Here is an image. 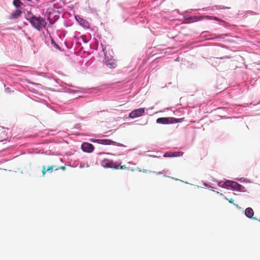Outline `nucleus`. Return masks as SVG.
<instances>
[{
	"mask_svg": "<svg viewBox=\"0 0 260 260\" xmlns=\"http://www.w3.org/2000/svg\"><path fill=\"white\" fill-rule=\"evenodd\" d=\"M25 18L31 24L32 26L39 31H40L47 24L45 19L41 16H36L31 12H27Z\"/></svg>",
	"mask_w": 260,
	"mask_h": 260,
	"instance_id": "obj_1",
	"label": "nucleus"
},
{
	"mask_svg": "<svg viewBox=\"0 0 260 260\" xmlns=\"http://www.w3.org/2000/svg\"><path fill=\"white\" fill-rule=\"evenodd\" d=\"M182 119H177L174 117H161L156 120V122L160 124H170L178 123L182 121Z\"/></svg>",
	"mask_w": 260,
	"mask_h": 260,
	"instance_id": "obj_2",
	"label": "nucleus"
},
{
	"mask_svg": "<svg viewBox=\"0 0 260 260\" xmlns=\"http://www.w3.org/2000/svg\"><path fill=\"white\" fill-rule=\"evenodd\" d=\"M93 142H97L99 144L106 145H113L117 146L125 147L122 144L117 143L109 139H96V140H91Z\"/></svg>",
	"mask_w": 260,
	"mask_h": 260,
	"instance_id": "obj_3",
	"label": "nucleus"
},
{
	"mask_svg": "<svg viewBox=\"0 0 260 260\" xmlns=\"http://www.w3.org/2000/svg\"><path fill=\"white\" fill-rule=\"evenodd\" d=\"M101 164L105 168H110L114 169H119V166L120 165L117 162H114L113 160L104 159L102 160Z\"/></svg>",
	"mask_w": 260,
	"mask_h": 260,
	"instance_id": "obj_4",
	"label": "nucleus"
},
{
	"mask_svg": "<svg viewBox=\"0 0 260 260\" xmlns=\"http://www.w3.org/2000/svg\"><path fill=\"white\" fill-rule=\"evenodd\" d=\"M222 187H231V188L234 189H237L239 190H241L242 188H244V187L238 184L237 182L235 181H226L224 183L222 184V185H220Z\"/></svg>",
	"mask_w": 260,
	"mask_h": 260,
	"instance_id": "obj_5",
	"label": "nucleus"
},
{
	"mask_svg": "<svg viewBox=\"0 0 260 260\" xmlns=\"http://www.w3.org/2000/svg\"><path fill=\"white\" fill-rule=\"evenodd\" d=\"M145 109L143 108L134 110L129 113V117L132 119L139 117L145 114Z\"/></svg>",
	"mask_w": 260,
	"mask_h": 260,
	"instance_id": "obj_6",
	"label": "nucleus"
},
{
	"mask_svg": "<svg viewBox=\"0 0 260 260\" xmlns=\"http://www.w3.org/2000/svg\"><path fill=\"white\" fill-rule=\"evenodd\" d=\"M22 12L20 8H16L9 16L10 19H15L21 17Z\"/></svg>",
	"mask_w": 260,
	"mask_h": 260,
	"instance_id": "obj_7",
	"label": "nucleus"
},
{
	"mask_svg": "<svg viewBox=\"0 0 260 260\" xmlns=\"http://www.w3.org/2000/svg\"><path fill=\"white\" fill-rule=\"evenodd\" d=\"M81 148L84 152L90 153L94 150V146L90 143L84 142L81 145Z\"/></svg>",
	"mask_w": 260,
	"mask_h": 260,
	"instance_id": "obj_8",
	"label": "nucleus"
},
{
	"mask_svg": "<svg viewBox=\"0 0 260 260\" xmlns=\"http://www.w3.org/2000/svg\"><path fill=\"white\" fill-rule=\"evenodd\" d=\"M76 20L79 23V24L82 26L83 27L86 28H88L89 27V24L88 22L83 19L79 16H77L75 17Z\"/></svg>",
	"mask_w": 260,
	"mask_h": 260,
	"instance_id": "obj_9",
	"label": "nucleus"
},
{
	"mask_svg": "<svg viewBox=\"0 0 260 260\" xmlns=\"http://www.w3.org/2000/svg\"><path fill=\"white\" fill-rule=\"evenodd\" d=\"M106 65L110 68H115L117 66L116 61L113 59L106 60Z\"/></svg>",
	"mask_w": 260,
	"mask_h": 260,
	"instance_id": "obj_10",
	"label": "nucleus"
},
{
	"mask_svg": "<svg viewBox=\"0 0 260 260\" xmlns=\"http://www.w3.org/2000/svg\"><path fill=\"white\" fill-rule=\"evenodd\" d=\"M245 214L247 217L252 218L254 215V212L252 208L248 207L246 209Z\"/></svg>",
	"mask_w": 260,
	"mask_h": 260,
	"instance_id": "obj_11",
	"label": "nucleus"
},
{
	"mask_svg": "<svg viewBox=\"0 0 260 260\" xmlns=\"http://www.w3.org/2000/svg\"><path fill=\"white\" fill-rule=\"evenodd\" d=\"M13 5L16 7V8H20L22 3L19 0H14Z\"/></svg>",
	"mask_w": 260,
	"mask_h": 260,
	"instance_id": "obj_12",
	"label": "nucleus"
},
{
	"mask_svg": "<svg viewBox=\"0 0 260 260\" xmlns=\"http://www.w3.org/2000/svg\"><path fill=\"white\" fill-rule=\"evenodd\" d=\"M183 154H184V153L181 151L172 152V157L181 156H182Z\"/></svg>",
	"mask_w": 260,
	"mask_h": 260,
	"instance_id": "obj_13",
	"label": "nucleus"
},
{
	"mask_svg": "<svg viewBox=\"0 0 260 260\" xmlns=\"http://www.w3.org/2000/svg\"><path fill=\"white\" fill-rule=\"evenodd\" d=\"M53 168H56V166H49L47 169H46L47 170V172H52V170L53 169Z\"/></svg>",
	"mask_w": 260,
	"mask_h": 260,
	"instance_id": "obj_14",
	"label": "nucleus"
},
{
	"mask_svg": "<svg viewBox=\"0 0 260 260\" xmlns=\"http://www.w3.org/2000/svg\"><path fill=\"white\" fill-rule=\"evenodd\" d=\"M205 17H206V18H207V19H214L215 20H216V21H221L219 18H217V17H212V16H205Z\"/></svg>",
	"mask_w": 260,
	"mask_h": 260,
	"instance_id": "obj_15",
	"label": "nucleus"
},
{
	"mask_svg": "<svg viewBox=\"0 0 260 260\" xmlns=\"http://www.w3.org/2000/svg\"><path fill=\"white\" fill-rule=\"evenodd\" d=\"M164 157H172V152L165 153L164 155Z\"/></svg>",
	"mask_w": 260,
	"mask_h": 260,
	"instance_id": "obj_16",
	"label": "nucleus"
},
{
	"mask_svg": "<svg viewBox=\"0 0 260 260\" xmlns=\"http://www.w3.org/2000/svg\"><path fill=\"white\" fill-rule=\"evenodd\" d=\"M42 174H43V175L44 176L45 175V174L47 172V170L46 169V167L45 166H43V167H42Z\"/></svg>",
	"mask_w": 260,
	"mask_h": 260,
	"instance_id": "obj_17",
	"label": "nucleus"
},
{
	"mask_svg": "<svg viewBox=\"0 0 260 260\" xmlns=\"http://www.w3.org/2000/svg\"><path fill=\"white\" fill-rule=\"evenodd\" d=\"M119 169H121V170H125V169H127V167H126L125 165H123V166H120L119 165Z\"/></svg>",
	"mask_w": 260,
	"mask_h": 260,
	"instance_id": "obj_18",
	"label": "nucleus"
},
{
	"mask_svg": "<svg viewBox=\"0 0 260 260\" xmlns=\"http://www.w3.org/2000/svg\"><path fill=\"white\" fill-rule=\"evenodd\" d=\"M59 169H61L62 170H66V167H58L57 168H55V170H59Z\"/></svg>",
	"mask_w": 260,
	"mask_h": 260,
	"instance_id": "obj_19",
	"label": "nucleus"
},
{
	"mask_svg": "<svg viewBox=\"0 0 260 260\" xmlns=\"http://www.w3.org/2000/svg\"><path fill=\"white\" fill-rule=\"evenodd\" d=\"M229 201L231 203H233L234 202V200L233 199L231 198Z\"/></svg>",
	"mask_w": 260,
	"mask_h": 260,
	"instance_id": "obj_20",
	"label": "nucleus"
},
{
	"mask_svg": "<svg viewBox=\"0 0 260 260\" xmlns=\"http://www.w3.org/2000/svg\"><path fill=\"white\" fill-rule=\"evenodd\" d=\"M56 2H57V3H58V2H60V0L56 1Z\"/></svg>",
	"mask_w": 260,
	"mask_h": 260,
	"instance_id": "obj_21",
	"label": "nucleus"
},
{
	"mask_svg": "<svg viewBox=\"0 0 260 260\" xmlns=\"http://www.w3.org/2000/svg\"><path fill=\"white\" fill-rule=\"evenodd\" d=\"M28 1L33 2L34 0H27Z\"/></svg>",
	"mask_w": 260,
	"mask_h": 260,
	"instance_id": "obj_22",
	"label": "nucleus"
}]
</instances>
